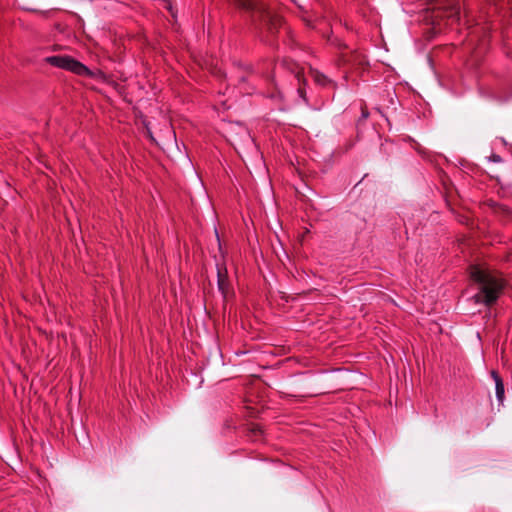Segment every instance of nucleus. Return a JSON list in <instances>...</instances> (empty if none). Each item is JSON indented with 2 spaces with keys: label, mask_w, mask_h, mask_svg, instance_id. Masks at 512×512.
I'll list each match as a JSON object with an SVG mask.
<instances>
[{
  "label": "nucleus",
  "mask_w": 512,
  "mask_h": 512,
  "mask_svg": "<svg viewBox=\"0 0 512 512\" xmlns=\"http://www.w3.org/2000/svg\"><path fill=\"white\" fill-rule=\"evenodd\" d=\"M471 277L478 284V292L474 296L476 302L487 306L495 303L504 287L502 279L492 271L479 266L472 267Z\"/></svg>",
  "instance_id": "obj_1"
},
{
  "label": "nucleus",
  "mask_w": 512,
  "mask_h": 512,
  "mask_svg": "<svg viewBox=\"0 0 512 512\" xmlns=\"http://www.w3.org/2000/svg\"><path fill=\"white\" fill-rule=\"evenodd\" d=\"M45 61L54 67L73 72L77 75L83 76L89 74L88 68L71 56L54 55L47 57Z\"/></svg>",
  "instance_id": "obj_2"
},
{
  "label": "nucleus",
  "mask_w": 512,
  "mask_h": 512,
  "mask_svg": "<svg viewBox=\"0 0 512 512\" xmlns=\"http://www.w3.org/2000/svg\"><path fill=\"white\" fill-rule=\"evenodd\" d=\"M234 3L240 9L252 13V18L254 22H267L271 20L270 13L266 10L264 5L259 3L257 0H234Z\"/></svg>",
  "instance_id": "obj_3"
},
{
  "label": "nucleus",
  "mask_w": 512,
  "mask_h": 512,
  "mask_svg": "<svg viewBox=\"0 0 512 512\" xmlns=\"http://www.w3.org/2000/svg\"><path fill=\"white\" fill-rule=\"evenodd\" d=\"M217 283H218V289L221 292L224 299H227L230 294V284L227 279V270L226 268H220L217 269Z\"/></svg>",
  "instance_id": "obj_4"
},
{
  "label": "nucleus",
  "mask_w": 512,
  "mask_h": 512,
  "mask_svg": "<svg viewBox=\"0 0 512 512\" xmlns=\"http://www.w3.org/2000/svg\"><path fill=\"white\" fill-rule=\"evenodd\" d=\"M491 376L495 382V390H496V397L497 400L502 403L504 400V384L501 379V377L495 372H491Z\"/></svg>",
  "instance_id": "obj_5"
},
{
  "label": "nucleus",
  "mask_w": 512,
  "mask_h": 512,
  "mask_svg": "<svg viewBox=\"0 0 512 512\" xmlns=\"http://www.w3.org/2000/svg\"><path fill=\"white\" fill-rule=\"evenodd\" d=\"M312 77H313L314 81L319 85L324 86L328 83L327 77L318 71H313Z\"/></svg>",
  "instance_id": "obj_6"
},
{
  "label": "nucleus",
  "mask_w": 512,
  "mask_h": 512,
  "mask_svg": "<svg viewBox=\"0 0 512 512\" xmlns=\"http://www.w3.org/2000/svg\"><path fill=\"white\" fill-rule=\"evenodd\" d=\"M244 134H245V137L246 139L249 141V142H253L252 138L250 137L249 133L244 129Z\"/></svg>",
  "instance_id": "obj_7"
},
{
  "label": "nucleus",
  "mask_w": 512,
  "mask_h": 512,
  "mask_svg": "<svg viewBox=\"0 0 512 512\" xmlns=\"http://www.w3.org/2000/svg\"><path fill=\"white\" fill-rule=\"evenodd\" d=\"M296 78L300 82L301 81V75L300 72H296Z\"/></svg>",
  "instance_id": "obj_8"
},
{
  "label": "nucleus",
  "mask_w": 512,
  "mask_h": 512,
  "mask_svg": "<svg viewBox=\"0 0 512 512\" xmlns=\"http://www.w3.org/2000/svg\"><path fill=\"white\" fill-rule=\"evenodd\" d=\"M298 92H299L300 96L304 98L303 90L301 87L298 88Z\"/></svg>",
  "instance_id": "obj_9"
}]
</instances>
